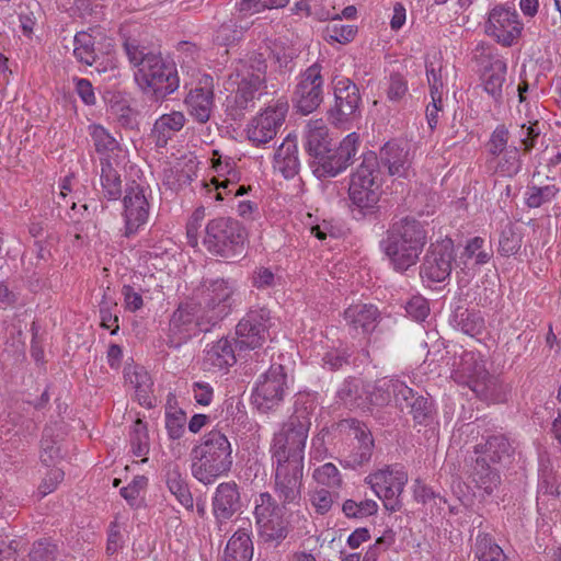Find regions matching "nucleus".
Here are the masks:
<instances>
[{
  "mask_svg": "<svg viewBox=\"0 0 561 561\" xmlns=\"http://www.w3.org/2000/svg\"><path fill=\"white\" fill-rule=\"evenodd\" d=\"M379 160L388 169L390 175L407 178L412 168L413 156L408 142L390 140L380 149Z\"/></svg>",
  "mask_w": 561,
  "mask_h": 561,
  "instance_id": "23",
  "label": "nucleus"
},
{
  "mask_svg": "<svg viewBox=\"0 0 561 561\" xmlns=\"http://www.w3.org/2000/svg\"><path fill=\"white\" fill-rule=\"evenodd\" d=\"M330 20H332L333 23L328 25L324 30L325 41L346 44L354 39L357 33L356 26L343 24L339 13H336L335 18H331Z\"/></svg>",
  "mask_w": 561,
  "mask_h": 561,
  "instance_id": "48",
  "label": "nucleus"
},
{
  "mask_svg": "<svg viewBox=\"0 0 561 561\" xmlns=\"http://www.w3.org/2000/svg\"><path fill=\"white\" fill-rule=\"evenodd\" d=\"M241 19L231 16L224 21L214 33V42L221 46H231L238 44L244 37L250 24H241Z\"/></svg>",
  "mask_w": 561,
  "mask_h": 561,
  "instance_id": "42",
  "label": "nucleus"
},
{
  "mask_svg": "<svg viewBox=\"0 0 561 561\" xmlns=\"http://www.w3.org/2000/svg\"><path fill=\"white\" fill-rule=\"evenodd\" d=\"M343 319L351 331L366 335L376 329L381 313L373 304H355L344 310Z\"/></svg>",
  "mask_w": 561,
  "mask_h": 561,
  "instance_id": "26",
  "label": "nucleus"
},
{
  "mask_svg": "<svg viewBox=\"0 0 561 561\" xmlns=\"http://www.w3.org/2000/svg\"><path fill=\"white\" fill-rule=\"evenodd\" d=\"M537 494L538 496L547 495L561 499V490L557 484V477L550 465H541L539 469Z\"/></svg>",
  "mask_w": 561,
  "mask_h": 561,
  "instance_id": "52",
  "label": "nucleus"
},
{
  "mask_svg": "<svg viewBox=\"0 0 561 561\" xmlns=\"http://www.w3.org/2000/svg\"><path fill=\"white\" fill-rule=\"evenodd\" d=\"M371 185L379 182V161L375 152L368 151L363 154V160L355 173L352 174L351 181H356Z\"/></svg>",
  "mask_w": 561,
  "mask_h": 561,
  "instance_id": "46",
  "label": "nucleus"
},
{
  "mask_svg": "<svg viewBox=\"0 0 561 561\" xmlns=\"http://www.w3.org/2000/svg\"><path fill=\"white\" fill-rule=\"evenodd\" d=\"M274 169L285 179H293L300 170L297 137L288 134L274 153Z\"/></svg>",
  "mask_w": 561,
  "mask_h": 561,
  "instance_id": "29",
  "label": "nucleus"
},
{
  "mask_svg": "<svg viewBox=\"0 0 561 561\" xmlns=\"http://www.w3.org/2000/svg\"><path fill=\"white\" fill-rule=\"evenodd\" d=\"M450 324L462 333L476 337L485 329L484 318L479 310L458 306L450 317Z\"/></svg>",
  "mask_w": 561,
  "mask_h": 561,
  "instance_id": "36",
  "label": "nucleus"
},
{
  "mask_svg": "<svg viewBox=\"0 0 561 561\" xmlns=\"http://www.w3.org/2000/svg\"><path fill=\"white\" fill-rule=\"evenodd\" d=\"M271 327V310L251 307L236 325V345L240 351L261 348L270 337Z\"/></svg>",
  "mask_w": 561,
  "mask_h": 561,
  "instance_id": "10",
  "label": "nucleus"
},
{
  "mask_svg": "<svg viewBox=\"0 0 561 561\" xmlns=\"http://www.w3.org/2000/svg\"><path fill=\"white\" fill-rule=\"evenodd\" d=\"M470 478L476 488L485 495H492L501 484V476L496 465L488 461L485 456L477 457Z\"/></svg>",
  "mask_w": 561,
  "mask_h": 561,
  "instance_id": "32",
  "label": "nucleus"
},
{
  "mask_svg": "<svg viewBox=\"0 0 561 561\" xmlns=\"http://www.w3.org/2000/svg\"><path fill=\"white\" fill-rule=\"evenodd\" d=\"M491 256L492 250L484 249V239L474 237L467 242L460 259L465 260V264L473 260L474 265H483L490 261Z\"/></svg>",
  "mask_w": 561,
  "mask_h": 561,
  "instance_id": "51",
  "label": "nucleus"
},
{
  "mask_svg": "<svg viewBox=\"0 0 561 561\" xmlns=\"http://www.w3.org/2000/svg\"><path fill=\"white\" fill-rule=\"evenodd\" d=\"M95 39L87 32H78L73 38V56L84 65L92 66L96 60Z\"/></svg>",
  "mask_w": 561,
  "mask_h": 561,
  "instance_id": "45",
  "label": "nucleus"
},
{
  "mask_svg": "<svg viewBox=\"0 0 561 561\" xmlns=\"http://www.w3.org/2000/svg\"><path fill=\"white\" fill-rule=\"evenodd\" d=\"M332 84L334 105L328 112L329 119L341 127L359 116L362 96L358 87L348 78L335 77Z\"/></svg>",
  "mask_w": 561,
  "mask_h": 561,
  "instance_id": "15",
  "label": "nucleus"
},
{
  "mask_svg": "<svg viewBox=\"0 0 561 561\" xmlns=\"http://www.w3.org/2000/svg\"><path fill=\"white\" fill-rule=\"evenodd\" d=\"M56 556V545L46 539L36 541L30 552L31 561H55Z\"/></svg>",
  "mask_w": 561,
  "mask_h": 561,
  "instance_id": "62",
  "label": "nucleus"
},
{
  "mask_svg": "<svg viewBox=\"0 0 561 561\" xmlns=\"http://www.w3.org/2000/svg\"><path fill=\"white\" fill-rule=\"evenodd\" d=\"M100 185L101 194L107 201H117L121 198L122 179L119 172L113 167L107 158L100 159Z\"/></svg>",
  "mask_w": 561,
  "mask_h": 561,
  "instance_id": "40",
  "label": "nucleus"
},
{
  "mask_svg": "<svg viewBox=\"0 0 561 561\" xmlns=\"http://www.w3.org/2000/svg\"><path fill=\"white\" fill-rule=\"evenodd\" d=\"M391 398H394L397 401L403 400L408 402L413 398V389L399 379L383 378L378 380L369 394L370 403L379 407L388 404Z\"/></svg>",
  "mask_w": 561,
  "mask_h": 561,
  "instance_id": "30",
  "label": "nucleus"
},
{
  "mask_svg": "<svg viewBox=\"0 0 561 561\" xmlns=\"http://www.w3.org/2000/svg\"><path fill=\"white\" fill-rule=\"evenodd\" d=\"M129 442L133 455L136 457H144L142 461H146L150 444L147 424L142 420L137 419L134 422L129 434Z\"/></svg>",
  "mask_w": 561,
  "mask_h": 561,
  "instance_id": "47",
  "label": "nucleus"
},
{
  "mask_svg": "<svg viewBox=\"0 0 561 561\" xmlns=\"http://www.w3.org/2000/svg\"><path fill=\"white\" fill-rule=\"evenodd\" d=\"M244 241L242 226L232 218L220 217L207 224L203 243L211 254L232 257L241 253Z\"/></svg>",
  "mask_w": 561,
  "mask_h": 561,
  "instance_id": "7",
  "label": "nucleus"
},
{
  "mask_svg": "<svg viewBox=\"0 0 561 561\" xmlns=\"http://www.w3.org/2000/svg\"><path fill=\"white\" fill-rule=\"evenodd\" d=\"M411 407L410 413L417 424L426 425L432 419V402L423 397L413 394V398L407 402Z\"/></svg>",
  "mask_w": 561,
  "mask_h": 561,
  "instance_id": "59",
  "label": "nucleus"
},
{
  "mask_svg": "<svg viewBox=\"0 0 561 561\" xmlns=\"http://www.w3.org/2000/svg\"><path fill=\"white\" fill-rule=\"evenodd\" d=\"M426 240L424 226L414 218L404 217L390 225L379 247L392 268L403 273L417 263Z\"/></svg>",
  "mask_w": 561,
  "mask_h": 561,
  "instance_id": "2",
  "label": "nucleus"
},
{
  "mask_svg": "<svg viewBox=\"0 0 561 561\" xmlns=\"http://www.w3.org/2000/svg\"><path fill=\"white\" fill-rule=\"evenodd\" d=\"M202 316L203 311L195 301L181 305L170 319L167 344L176 348L197 332L209 331L213 324L204 323Z\"/></svg>",
  "mask_w": 561,
  "mask_h": 561,
  "instance_id": "16",
  "label": "nucleus"
},
{
  "mask_svg": "<svg viewBox=\"0 0 561 561\" xmlns=\"http://www.w3.org/2000/svg\"><path fill=\"white\" fill-rule=\"evenodd\" d=\"M332 145L329 129L323 119L309 121L305 130V149L313 159L314 164L318 160L323 159V154L329 152Z\"/></svg>",
  "mask_w": 561,
  "mask_h": 561,
  "instance_id": "28",
  "label": "nucleus"
},
{
  "mask_svg": "<svg viewBox=\"0 0 561 561\" xmlns=\"http://www.w3.org/2000/svg\"><path fill=\"white\" fill-rule=\"evenodd\" d=\"M322 70L323 66L320 62H314L296 78L297 83L293 91L291 102L302 115L312 113L323 102L324 78Z\"/></svg>",
  "mask_w": 561,
  "mask_h": 561,
  "instance_id": "11",
  "label": "nucleus"
},
{
  "mask_svg": "<svg viewBox=\"0 0 561 561\" xmlns=\"http://www.w3.org/2000/svg\"><path fill=\"white\" fill-rule=\"evenodd\" d=\"M242 507L241 490L236 481L221 482L216 486L211 496V512L219 528L241 513Z\"/></svg>",
  "mask_w": 561,
  "mask_h": 561,
  "instance_id": "22",
  "label": "nucleus"
},
{
  "mask_svg": "<svg viewBox=\"0 0 561 561\" xmlns=\"http://www.w3.org/2000/svg\"><path fill=\"white\" fill-rule=\"evenodd\" d=\"M116 307V301L105 291L100 302V318L101 325L105 329H111V334H116L119 330L118 317L114 313Z\"/></svg>",
  "mask_w": 561,
  "mask_h": 561,
  "instance_id": "55",
  "label": "nucleus"
},
{
  "mask_svg": "<svg viewBox=\"0 0 561 561\" xmlns=\"http://www.w3.org/2000/svg\"><path fill=\"white\" fill-rule=\"evenodd\" d=\"M345 422L352 431L357 445L354 446L353 450L344 460H341V465L345 468L356 469L370 460L374 449V439L366 424L354 419L346 420Z\"/></svg>",
  "mask_w": 561,
  "mask_h": 561,
  "instance_id": "24",
  "label": "nucleus"
},
{
  "mask_svg": "<svg viewBox=\"0 0 561 561\" xmlns=\"http://www.w3.org/2000/svg\"><path fill=\"white\" fill-rule=\"evenodd\" d=\"M508 140L510 131L502 124L496 126L486 142L488 167L493 173L503 178H514L523 168L520 149L514 145H508Z\"/></svg>",
  "mask_w": 561,
  "mask_h": 561,
  "instance_id": "8",
  "label": "nucleus"
},
{
  "mask_svg": "<svg viewBox=\"0 0 561 561\" xmlns=\"http://www.w3.org/2000/svg\"><path fill=\"white\" fill-rule=\"evenodd\" d=\"M288 108V102L284 98L270 103L248 124V139L256 147L273 140L285 122Z\"/></svg>",
  "mask_w": 561,
  "mask_h": 561,
  "instance_id": "13",
  "label": "nucleus"
},
{
  "mask_svg": "<svg viewBox=\"0 0 561 561\" xmlns=\"http://www.w3.org/2000/svg\"><path fill=\"white\" fill-rule=\"evenodd\" d=\"M365 481L371 486L376 495L382 500L386 510L391 512L400 510V495L408 482V473L402 466H389L383 470L370 473Z\"/></svg>",
  "mask_w": 561,
  "mask_h": 561,
  "instance_id": "14",
  "label": "nucleus"
},
{
  "mask_svg": "<svg viewBox=\"0 0 561 561\" xmlns=\"http://www.w3.org/2000/svg\"><path fill=\"white\" fill-rule=\"evenodd\" d=\"M342 511L347 518H365L377 513L378 504L374 500L360 502L346 500L342 505Z\"/></svg>",
  "mask_w": 561,
  "mask_h": 561,
  "instance_id": "56",
  "label": "nucleus"
},
{
  "mask_svg": "<svg viewBox=\"0 0 561 561\" xmlns=\"http://www.w3.org/2000/svg\"><path fill=\"white\" fill-rule=\"evenodd\" d=\"M274 469V492L284 507L299 505L305 463H272Z\"/></svg>",
  "mask_w": 561,
  "mask_h": 561,
  "instance_id": "20",
  "label": "nucleus"
},
{
  "mask_svg": "<svg viewBox=\"0 0 561 561\" xmlns=\"http://www.w3.org/2000/svg\"><path fill=\"white\" fill-rule=\"evenodd\" d=\"M233 463L228 437L213 430L204 434L191 450V472L201 483L208 485L227 476Z\"/></svg>",
  "mask_w": 561,
  "mask_h": 561,
  "instance_id": "4",
  "label": "nucleus"
},
{
  "mask_svg": "<svg viewBox=\"0 0 561 561\" xmlns=\"http://www.w3.org/2000/svg\"><path fill=\"white\" fill-rule=\"evenodd\" d=\"M149 290L141 284L133 280L131 284H125L122 287V296L124 301V308L128 312H136L144 307L142 295Z\"/></svg>",
  "mask_w": 561,
  "mask_h": 561,
  "instance_id": "53",
  "label": "nucleus"
},
{
  "mask_svg": "<svg viewBox=\"0 0 561 561\" xmlns=\"http://www.w3.org/2000/svg\"><path fill=\"white\" fill-rule=\"evenodd\" d=\"M186 423V414L184 411L179 410L173 413H168L165 416V428L168 436L176 440L184 434Z\"/></svg>",
  "mask_w": 561,
  "mask_h": 561,
  "instance_id": "61",
  "label": "nucleus"
},
{
  "mask_svg": "<svg viewBox=\"0 0 561 561\" xmlns=\"http://www.w3.org/2000/svg\"><path fill=\"white\" fill-rule=\"evenodd\" d=\"M339 402L347 409L359 408L364 404L359 383L355 379H346L337 390Z\"/></svg>",
  "mask_w": 561,
  "mask_h": 561,
  "instance_id": "49",
  "label": "nucleus"
},
{
  "mask_svg": "<svg viewBox=\"0 0 561 561\" xmlns=\"http://www.w3.org/2000/svg\"><path fill=\"white\" fill-rule=\"evenodd\" d=\"M488 369L482 356L474 352H463L451 377L458 383L467 386L471 390L486 377Z\"/></svg>",
  "mask_w": 561,
  "mask_h": 561,
  "instance_id": "25",
  "label": "nucleus"
},
{
  "mask_svg": "<svg viewBox=\"0 0 561 561\" xmlns=\"http://www.w3.org/2000/svg\"><path fill=\"white\" fill-rule=\"evenodd\" d=\"M474 453L478 456H485L488 461L497 465L511 456L512 446L504 435H493L484 444L476 445Z\"/></svg>",
  "mask_w": 561,
  "mask_h": 561,
  "instance_id": "41",
  "label": "nucleus"
},
{
  "mask_svg": "<svg viewBox=\"0 0 561 561\" xmlns=\"http://www.w3.org/2000/svg\"><path fill=\"white\" fill-rule=\"evenodd\" d=\"M287 375L282 365H272L260 377L254 393V403L262 412H268L280 404L287 386Z\"/></svg>",
  "mask_w": 561,
  "mask_h": 561,
  "instance_id": "18",
  "label": "nucleus"
},
{
  "mask_svg": "<svg viewBox=\"0 0 561 561\" xmlns=\"http://www.w3.org/2000/svg\"><path fill=\"white\" fill-rule=\"evenodd\" d=\"M237 362L232 342L228 339H220L214 342L206 351L203 366L208 371L227 370Z\"/></svg>",
  "mask_w": 561,
  "mask_h": 561,
  "instance_id": "31",
  "label": "nucleus"
},
{
  "mask_svg": "<svg viewBox=\"0 0 561 561\" xmlns=\"http://www.w3.org/2000/svg\"><path fill=\"white\" fill-rule=\"evenodd\" d=\"M360 144L357 133L348 134L339 145H332L329 152L323 154V159L316 163L314 173L318 176L334 178L345 171L354 162Z\"/></svg>",
  "mask_w": 561,
  "mask_h": 561,
  "instance_id": "19",
  "label": "nucleus"
},
{
  "mask_svg": "<svg viewBox=\"0 0 561 561\" xmlns=\"http://www.w3.org/2000/svg\"><path fill=\"white\" fill-rule=\"evenodd\" d=\"M522 247V236L513 224L507 222L503 226L499 239V253L503 256L516 254Z\"/></svg>",
  "mask_w": 561,
  "mask_h": 561,
  "instance_id": "50",
  "label": "nucleus"
},
{
  "mask_svg": "<svg viewBox=\"0 0 561 561\" xmlns=\"http://www.w3.org/2000/svg\"><path fill=\"white\" fill-rule=\"evenodd\" d=\"M185 121L184 114L176 111L161 115L154 122L151 130V137L156 146L164 148L169 140L184 127Z\"/></svg>",
  "mask_w": 561,
  "mask_h": 561,
  "instance_id": "34",
  "label": "nucleus"
},
{
  "mask_svg": "<svg viewBox=\"0 0 561 561\" xmlns=\"http://www.w3.org/2000/svg\"><path fill=\"white\" fill-rule=\"evenodd\" d=\"M90 135L95 151L102 156L101 158L110 159L112 154L121 150L118 141L103 126H91Z\"/></svg>",
  "mask_w": 561,
  "mask_h": 561,
  "instance_id": "44",
  "label": "nucleus"
},
{
  "mask_svg": "<svg viewBox=\"0 0 561 561\" xmlns=\"http://www.w3.org/2000/svg\"><path fill=\"white\" fill-rule=\"evenodd\" d=\"M474 554L479 561H508L503 549L485 533L477 535Z\"/></svg>",
  "mask_w": 561,
  "mask_h": 561,
  "instance_id": "43",
  "label": "nucleus"
},
{
  "mask_svg": "<svg viewBox=\"0 0 561 561\" xmlns=\"http://www.w3.org/2000/svg\"><path fill=\"white\" fill-rule=\"evenodd\" d=\"M540 135L541 128L538 119H529L519 126L518 137L524 153H529L535 148Z\"/></svg>",
  "mask_w": 561,
  "mask_h": 561,
  "instance_id": "57",
  "label": "nucleus"
},
{
  "mask_svg": "<svg viewBox=\"0 0 561 561\" xmlns=\"http://www.w3.org/2000/svg\"><path fill=\"white\" fill-rule=\"evenodd\" d=\"M408 81L399 72H393L389 76L388 87L386 94L389 101L400 102L408 93Z\"/></svg>",
  "mask_w": 561,
  "mask_h": 561,
  "instance_id": "60",
  "label": "nucleus"
},
{
  "mask_svg": "<svg viewBox=\"0 0 561 561\" xmlns=\"http://www.w3.org/2000/svg\"><path fill=\"white\" fill-rule=\"evenodd\" d=\"M348 195L352 203L363 213H371L377 207L380 198V183L371 185L356 181H351Z\"/></svg>",
  "mask_w": 561,
  "mask_h": 561,
  "instance_id": "35",
  "label": "nucleus"
},
{
  "mask_svg": "<svg viewBox=\"0 0 561 561\" xmlns=\"http://www.w3.org/2000/svg\"><path fill=\"white\" fill-rule=\"evenodd\" d=\"M455 256L451 239L446 238L432 243L421 264L420 276L431 283L445 282L451 274Z\"/></svg>",
  "mask_w": 561,
  "mask_h": 561,
  "instance_id": "17",
  "label": "nucleus"
},
{
  "mask_svg": "<svg viewBox=\"0 0 561 561\" xmlns=\"http://www.w3.org/2000/svg\"><path fill=\"white\" fill-rule=\"evenodd\" d=\"M472 391L479 399L485 402L503 403L507 401L511 388L497 376L488 373L486 377L478 382Z\"/></svg>",
  "mask_w": 561,
  "mask_h": 561,
  "instance_id": "38",
  "label": "nucleus"
},
{
  "mask_svg": "<svg viewBox=\"0 0 561 561\" xmlns=\"http://www.w3.org/2000/svg\"><path fill=\"white\" fill-rule=\"evenodd\" d=\"M307 403L297 400L293 414L274 433L270 448L272 463H305V448L313 413L312 403Z\"/></svg>",
  "mask_w": 561,
  "mask_h": 561,
  "instance_id": "3",
  "label": "nucleus"
},
{
  "mask_svg": "<svg viewBox=\"0 0 561 561\" xmlns=\"http://www.w3.org/2000/svg\"><path fill=\"white\" fill-rule=\"evenodd\" d=\"M251 526L237 529L227 541L221 561H251L254 547Z\"/></svg>",
  "mask_w": 561,
  "mask_h": 561,
  "instance_id": "33",
  "label": "nucleus"
},
{
  "mask_svg": "<svg viewBox=\"0 0 561 561\" xmlns=\"http://www.w3.org/2000/svg\"><path fill=\"white\" fill-rule=\"evenodd\" d=\"M234 284L229 279H204L194 293L204 323L216 325L232 310Z\"/></svg>",
  "mask_w": 561,
  "mask_h": 561,
  "instance_id": "6",
  "label": "nucleus"
},
{
  "mask_svg": "<svg viewBox=\"0 0 561 561\" xmlns=\"http://www.w3.org/2000/svg\"><path fill=\"white\" fill-rule=\"evenodd\" d=\"M188 114L198 123H206L210 118L214 107L213 79L210 76L204 78V87L190 91L185 98Z\"/></svg>",
  "mask_w": 561,
  "mask_h": 561,
  "instance_id": "27",
  "label": "nucleus"
},
{
  "mask_svg": "<svg viewBox=\"0 0 561 561\" xmlns=\"http://www.w3.org/2000/svg\"><path fill=\"white\" fill-rule=\"evenodd\" d=\"M407 313L415 321H424L430 314V305L423 296H413L405 306Z\"/></svg>",
  "mask_w": 561,
  "mask_h": 561,
  "instance_id": "63",
  "label": "nucleus"
},
{
  "mask_svg": "<svg viewBox=\"0 0 561 561\" xmlns=\"http://www.w3.org/2000/svg\"><path fill=\"white\" fill-rule=\"evenodd\" d=\"M266 59L262 53L253 51L247 58L240 59L233 72L229 76V82L234 85L233 104L241 116L243 111L254 106V100L263 94L266 89Z\"/></svg>",
  "mask_w": 561,
  "mask_h": 561,
  "instance_id": "5",
  "label": "nucleus"
},
{
  "mask_svg": "<svg viewBox=\"0 0 561 561\" xmlns=\"http://www.w3.org/2000/svg\"><path fill=\"white\" fill-rule=\"evenodd\" d=\"M129 64L136 69L134 77L145 93L164 98L179 89L176 64L157 48L126 38L123 44Z\"/></svg>",
  "mask_w": 561,
  "mask_h": 561,
  "instance_id": "1",
  "label": "nucleus"
},
{
  "mask_svg": "<svg viewBox=\"0 0 561 561\" xmlns=\"http://www.w3.org/2000/svg\"><path fill=\"white\" fill-rule=\"evenodd\" d=\"M506 70V62L501 58H495L491 61L490 66L485 68L482 76L484 91L499 103L503 98V84L505 82Z\"/></svg>",
  "mask_w": 561,
  "mask_h": 561,
  "instance_id": "39",
  "label": "nucleus"
},
{
  "mask_svg": "<svg viewBox=\"0 0 561 561\" xmlns=\"http://www.w3.org/2000/svg\"><path fill=\"white\" fill-rule=\"evenodd\" d=\"M284 507L268 492L255 499L254 518L260 537L264 542L279 543L288 535V523L284 518Z\"/></svg>",
  "mask_w": 561,
  "mask_h": 561,
  "instance_id": "9",
  "label": "nucleus"
},
{
  "mask_svg": "<svg viewBox=\"0 0 561 561\" xmlns=\"http://www.w3.org/2000/svg\"><path fill=\"white\" fill-rule=\"evenodd\" d=\"M126 382L130 383L136 393V398L140 405L151 408L152 402V380L147 370L141 366H128L124 369Z\"/></svg>",
  "mask_w": 561,
  "mask_h": 561,
  "instance_id": "37",
  "label": "nucleus"
},
{
  "mask_svg": "<svg viewBox=\"0 0 561 561\" xmlns=\"http://www.w3.org/2000/svg\"><path fill=\"white\" fill-rule=\"evenodd\" d=\"M559 193V187L554 184L545 186H529L526 192L525 203L530 208H538L543 204L551 202Z\"/></svg>",
  "mask_w": 561,
  "mask_h": 561,
  "instance_id": "54",
  "label": "nucleus"
},
{
  "mask_svg": "<svg viewBox=\"0 0 561 561\" xmlns=\"http://www.w3.org/2000/svg\"><path fill=\"white\" fill-rule=\"evenodd\" d=\"M151 191L135 181L127 184L123 197L124 236L130 238L144 227L150 214Z\"/></svg>",
  "mask_w": 561,
  "mask_h": 561,
  "instance_id": "12",
  "label": "nucleus"
},
{
  "mask_svg": "<svg viewBox=\"0 0 561 561\" xmlns=\"http://www.w3.org/2000/svg\"><path fill=\"white\" fill-rule=\"evenodd\" d=\"M440 67L436 68L434 64L426 65V76L430 85L431 99L435 102L442 101V90L444 87Z\"/></svg>",
  "mask_w": 561,
  "mask_h": 561,
  "instance_id": "64",
  "label": "nucleus"
},
{
  "mask_svg": "<svg viewBox=\"0 0 561 561\" xmlns=\"http://www.w3.org/2000/svg\"><path fill=\"white\" fill-rule=\"evenodd\" d=\"M523 23L517 11L511 7L496 5L485 23V33L503 46L510 47L520 36Z\"/></svg>",
  "mask_w": 561,
  "mask_h": 561,
  "instance_id": "21",
  "label": "nucleus"
},
{
  "mask_svg": "<svg viewBox=\"0 0 561 561\" xmlns=\"http://www.w3.org/2000/svg\"><path fill=\"white\" fill-rule=\"evenodd\" d=\"M313 479L327 488H340L342 485V476L332 462H327L314 469Z\"/></svg>",
  "mask_w": 561,
  "mask_h": 561,
  "instance_id": "58",
  "label": "nucleus"
}]
</instances>
